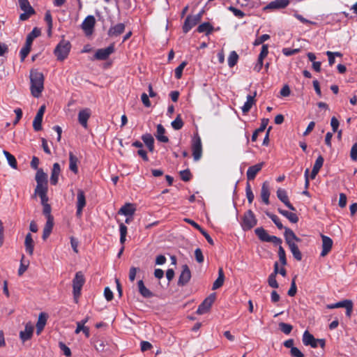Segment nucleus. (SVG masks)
Returning a JSON list of instances; mask_svg holds the SVG:
<instances>
[{"instance_id": "f257e3e1", "label": "nucleus", "mask_w": 357, "mask_h": 357, "mask_svg": "<svg viewBox=\"0 0 357 357\" xmlns=\"http://www.w3.org/2000/svg\"><path fill=\"white\" fill-rule=\"evenodd\" d=\"M31 93L35 98H38L44 89V76L40 72L32 70L30 73Z\"/></svg>"}, {"instance_id": "f03ea898", "label": "nucleus", "mask_w": 357, "mask_h": 357, "mask_svg": "<svg viewBox=\"0 0 357 357\" xmlns=\"http://www.w3.org/2000/svg\"><path fill=\"white\" fill-rule=\"evenodd\" d=\"M70 48L71 44L68 40H61L54 50L57 60L63 61L66 59L69 54Z\"/></svg>"}, {"instance_id": "7ed1b4c3", "label": "nucleus", "mask_w": 357, "mask_h": 357, "mask_svg": "<svg viewBox=\"0 0 357 357\" xmlns=\"http://www.w3.org/2000/svg\"><path fill=\"white\" fill-rule=\"evenodd\" d=\"M85 282V279L83 273L81 271L76 273L74 279L73 280V296L75 299H77L80 294L82 288Z\"/></svg>"}, {"instance_id": "20e7f679", "label": "nucleus", "mask_w": 357, "mask_h": 357, "mask_svg": "<svg viewBox=\"0 0 357 357\" xmlns=\"http://www.w3.org/2000/svg\"><path fill=\"white\" fill-rule=\"evenodd\" d=\"M257 223V220L255 218L254 213L249 210L245 213L241 226L243 230H250L254 227Z\"/></svg>"}, {"instance_id": "39448f33", "label": "nucleus", "mask_w": 357, "mask_h": 357, "mask_svg": "<svg viewBox=\"0 0 357 357\" xmlns=\"http://www.w3.org/2000/svg\"><path fill=\"white\" fill-rule=\"evenodd\" d=\"M203 11L195 15H188L183 25V31L188 33L192 27L197 25L202 20Z\"/></svg>"}, {"instance_id": "423d86ee", "label": "nucleus", "mask_w": 357, "mask_h": 357, "mask_svg": "<svg viewBox=\"0 0 357 357\" xmlns=\"http://www.w3.org/2000/svg\"><path fill=\"white\" fill-rule=\"evenodd\" d=\"M192 151L194 160H199L202 156V145L199 136L195 137L192 139Z\"/></svg>"}, {"instance_id": "0eeeda50", "label": "nucleus", "mask_w": 357, "mask_h": 357, "mask_svg": "<svg viewBox=\"0 0 357 357\" xmlns=\"http://www.w3.org/2000/svg\"><path fill=\"white\" fill-rule=\"evenodd\" d=\"M215 300V294H212L206 298L204 301L199 305L197 310V313L199 314H203L206 313L211 307L213 303Z\"/></svg>"}, {"instance_id": "6e6552de", "label": "nucleus", "mask_w": 357, "mask_h": 357, "mask_svg": "<svg viewBox=\"0 0 357 357\" xmlns=\"http://www.w3.org/2000/svg\"><path fill=\"white\" fill-rule=\"evenodd\" d=\"M96 24V19L93 15L87 16L82 24V29L86 35H91Z\"/></svg>"}, {"instance_id": "1a4fd4ad", "label": "nucleus", "mask_w": 357, "mask_h": 357, "mask_svg": "<svg viewBox=\"0 0 357 357\" xmlns=\"http://www.w3.org/2000/svg\"><path fill=\"white\" fill-rule=\"evenodd\" d=\"M114 52V45L111 44L106 48L99 49L96 51L94 58L98 60H105Z\"/></svg>"}, {"instance_id": "9d476101", "label": "nucleus", "mask_w": 357, "mask_h": 357, "mask_svg": "<svg viewBox=\"0 0 357 357\" xmlns=\"http://www.w3.org/2000/svg\"><path fill=\"white\" fill-rule=\"evenodd\" d=\"M86 206V197L84 192L82 190H77V211L76 215L77 217H81L82 214V210Z\"/></svg>"}, {"instance_id": "9b49d317", "label": "nucleus", "mask_w": 357, "mask_h": 357, "mask_svg": "<svg viewBox=\"0 0 357 357\" xmlns=\"http://www.w3.org/2000/svg\"><path fill=\"white\" fill-rule=\"evenodd\" d=\"M264 166V162H259L255 165L249 167L246 172L248 181H249L254 180L257 174L262 169Z\"/></svg>"}, {"instance_id": "f8f14e48", "label": "nucleus", "mask_w": 357, "mask_h": 357, "mask_svg": "<svg viewBox=\"0 0 357 357\" xmlns=\"http://www.w3.org/2000/svg\"><path fill=\"white\" fill-rule=\"evenodd\" d=\"M321 239H322V250L321 252V256L325 257L331 250L333 243V240L330 237L323 235V234L321 235Z\"/></svg>"}, {"instance_id": "ddd939ff", "label": "nucleus", "mask_w": 357, "mask_h": 357, "mask_svg": "<svg viewBox=\"0 0 357 357\" xmlns=\"http://www.w3.org/2000/svg\"><path fill=\"white\" fill-rule=\"evenodd\" d=\"M277 197L291 211L296 210L295 207L290 203L287 191L284 189L279 188L277 190Z\"/></svg>"}, {"instance_id": "4468645a", "label": "nucleus", "mask_w": 357, "mask_h": 357, "mask_svg": "<svg viewBox=\"0 0 357 357\" xmlns=\"http://www.w3.org/2000/svg\"><path fill=\"white\" fill-rule=\"evenodd\" d=\"M192 277L191 271L188 265H183L180 273V285H185L189 282Z\"/></svg>"}, {"instance_id": "2eb2a0df", "label": "nucleus", "mask_w": 357, "mask_h": 357, "mask_svg": "<svg viewBox=\"0 0 357 357\" xmlns=\"http://www.w3.org/2000/svg\"><path fill=\"white\" fill-rule=\"evenodd\" d=\"M278 266H279L278 262L275 261L274 264L273 272L269 275L268 278V285L275 289H277L279 287V284L276 280V276L279 272Z\"/></svg>"}, {"instance_id": "dca6fc26", "label": "nucleus", "mask_w": 357, "mask_h": 357, "mask_svg": "<svg viewBox=\"0 0 357 357\" xmlns=\"http://www.w3.org/2000/svg\"><path fill=\"white\" fill-rule=\"evenodd\" d=\"M303 343L304 345H310L312 348L318 347L317 339L308 331H305L303 335Z\"/></svg>"}, {"instance_id": "f3484780", "label": "nucleus", "mask_w": 357, "mask_h": 357, "mask_svg": "<svg viewBox=\"0 0 357 357\" xmlns=\"http://www.w3.org/2000/svg\"><path fill=\"white\" fill-rule=\"evenodd\" d=\"M91 116V111L89 108H85L79 112L78 121L79 123L84 128H87V121Z\"/></svg>"}, {"instance_id": "a211bd4d", "label": "nucleus", "mask_w": 357, "mask_h": 357, "mask_svg": "<svg viewBox=\"0 0 357 357\" xmlns=\"http://www.w3.org/2000/svg\"><path fill=\"white\" fill-rule=\"evenodd\" d=\"M289 3V0H274L271 1L266 8L271 10L282 9L286 8Z\"/></svg>"}, {"instance_id": "6ab92c4d", "label": "nucleus", "mask_w": 357, "mask_h": 357, "mask_svg": "<svg viewBox=\"0 0 357 357\" xmlns=\"http://www.w3.org/2000/svg\"><path fill=\"white\" fill-rule=\"evenodd\" d=\"M33 332V326L31 322H29L25 326V329L23 331H20V337L23 342L29 340L31 338Z\"/></svg>"}, {"instance_id": "aec40b11", "label": "nucleus", "mask_w": 357, "mask_h": 357, "mask_svg": "<svg viewBox=\"0 0 357 357\" xmlns=\"http://www.w3.org/2000/svg\"><path fill=\"white\" fill-rule=\"evenodd\" d=\"M269 197H270V188L269 183L268 181H264L262 184L261 189V197L262 202L268 205L269 204Z\"/></svg>"}, {"instance_id": "412c9836", "label": "nucleus", "mask_w": 357, "mask_h": 357, "mask_svg": "<svg viewBox=\"0 0 357 357\" xmlns=\"http://www.w3.org/2000/svg\"><path fill=\"white\" fill-rule=\"evenodd\" d=\"M257 96V91H255L253 95H248L247 96V100L241 107L243 114L248 113L252 108V105L255 103V97Z\"/></svg>"}, {"instance_id": "4be33fe9", "label": "nucleus", "mask_w": 357, "mask_h": 357, "mask_svg": "<svg viewBox=\"0 0 357 357\" xmlns=\"http://www.w3.org/2000/svg\"><path fill=\"white\" fill-rule=\"evenodd\" d=\"M61 172V167L59 163L56 162L53 165L52 174L50 176V183L52 185H56L59 181V176Z\"/></svg>"}, {"instance_id": "5701e85b", "label": "nucleus", "mask_w": 357, "mask_h": 357, "mask_svg": "<svg viewBox=\"0 0 357 357\" xmlns=\"http://www.w3.org/2000/svg\"><path fill=\"white\" fill-rule=\"evenodd\" d=\"M284 236L287 244H288V241L295 243L301 242V239L289 228H285Z\"/></svg>"}, {"instance_id": "b1692460", "label": "nucleus", "mask_w": 357, "mask_h": 357, "mask_svg": "<svg viewBox=\"0 0 357 357\" xmlns=\"http://www.w3.org/2000/svg\"><path fill=\"white\" fill-rule=\"evenodd\" d=\"M125 31V24L123 23L117 24L116 25L109 28L108 31L109 36H118L123 33Z\"/></svg>"}, {"instance_id": "393cba45", "label": "nucleus", "mask_w": 357, "mask_h": 357, "mask_svg": "<svg viewBox=\"0 0 357 357\" xmlns=\"http://www.w3.org/2000/svg\"><path fill=\"white\" fill-rule=\"evenodd\" d=\"M135 210V207L133 204L127 203L119 209L118 213L126 216H132Z\"/></svg>"}, {"instance_id": "a878e982", "label": "nucleus", "mask_w": 357, "mask_h": 357, "mask_svg": "<svg viewBox=\"0 0 357 357\" xmlns=\"http://www.w3.org/2000/svg\"><path fill=\"white\" fill-rule=\"evenodd\" d=\"M24 246H25V250H26V252H28V254L29 255H32L33 253V249H34V242L32 238V235L30 233H28L26 235L25 241H24Z\"/></svg>"}, {"instance_id": "bb28decb", "label": "nucleus", "mask_w": 357, "mask_h": 357, "mask_svg": "<svg viewBox=\"0 0 357 357\" xmlns=\"http://www.w3.org/2000/svg\"><path fill=\"white\" fill-rule=\"evenodd\" d=\"M287 245H289V248L294 259L298 261H301L303 255L301 251L299 250L298 246L296 245V243H291L289 241H288Z\"/></svg>"}, {"instance_id": "cd10ccee", "label": "nucleus", "mask_w": 357, "mask_h": 357, "mask_svg": "<svg viewBox=\"0 0 357 357\" xmlns=\"http://www.w3.org/2000/svg\"><path fill=\"white\" fill-rule=\"evenodd\" d=\"M47 319V316L45 313L41 312L38 316V319L36 324V333L39 335L43 330Z\"/></svg>"}, {"instance_id": "c85d7f7f", "label": "nucleus", "mask_w": 357, "mask_h": 357, "mask_svg": "<svg viewBox=\"0 0 357 357\" xmlns=\"http://www.w3.org/2000/svg\"><path fill=\"white\" fill-rule=\"evenodd\" d=\"M54 226V220H52L51 218H49V220H47L45 225L43 231V239L46 240L50 235Z\"/></svg>"}, {"instance_id": "c756f323", "label": "nucleus", "mask_w": 357, "mask_h": 357, "mask_svg": "<svg viewBox=\"0 0 357 357\" xmlns=\"http://www.w3.org/2000/svg\"><path fill=\"white\" fill-rule=\"evenodd\" d=\"M278 211L279 212V213L287 218L291 222L297 223L298 222L299 219L296 213L289 212L281 208H278Z\"/></svg>"}, {"instance_id": "7c9ffc66", "label": "nucleus", "mask_w": 357, "mask_h": 357, "mask_svg": "<svg viewBox=\"0 0 357 357\" xmlns=\"http://www.w3.org/2000/svg\"><path fill=\"white\" fill-rule=\"evenodd\" d=\"M255 232L260 241L263 242H269L271 235H269L266 230L263 227H258L255 229Z\"/></svg>"}, {"instance_id": "2f4dec72", "label": "nucleus", "mask_w": 357, "mask_h": 357, "mask_svg": "<svg viewBox=\"0 0 357 357\" xmlns=\"http://www.w3.org/2000/svg\"><path fill=\"white\" fill-rule=\"evenodd\" d=\"M138 289L140 294L144 298H151L153 296V293L147 289L142 280H139L137 282Z\"/></svg>"}, {"instance_id": "473e14b6", "label": "nucleus", "mask_w": 357, "mask_h": 357, "mask_svg": "<svg viewBox=\"0 0 357 357\" xmlns=\"http://www.w3.org/2000/svg\"><path fill=\"white\" fill-rule=\"evenodd\" d=\"M225 280V274L222 268L218 269V277L213 284V289L215 290L219 289L223 285Z\"/></svg>"}, {"instance_id": "72a5a7b5", "label": "nucleus", "mask_w": 357, "mask_h": 357, "mask_svg": "<svg viewBox=\"0 0 357 357\" xmlns=\"http://www.w3.org/2000/svg\"><path fill=\"white\" fill-rule=\"evenodd\" d=\"M269 122L268 119H262L261 126L259 128L255 130L252 135V141L255 142L257 139L258 135L265 130L268 123Z\"/></svg>"}, {"instance_id": "f704fd0d", "label": "nucleus", "mask_w": 357, "mask_h": 357, "mask_svg": "<svg viewBox=\"0 0 357 357\" xmlns=\"http://www.w3.org/2000/svg\"><path fill=\"white\" fill-rule=\"evenodd\" d=\"M165 128L161 125L158 124L157 126V132L155 137L160 142L166 143L169 141L168 137L165 135Z\"/></svg>"}, {"instance_id": "c9c22d12", "label": "nucleus", "mask_w": 357, "mask_h": 357, "mask_svg": "<svg viewBox=\"0 0 357 357\" xmlns=\"http://www.w3.org/2000/svg\"><path fill=\"white\" fill-rule=\"evenodd\" d=\"M213 26L209 22H204L198 26L197 31L209 35L213 32Z\"/></svg>"}, {"instance_id": "e433bc0d", "label": "nucleus", "mask_w": 357, "mask_h": 357, "mask_svg": "<svg viewBox=\"0 0 357 357\" xmlns=\"http://www.w3.org/2000/svg\"><path fill=\"white\" fill-rule=\"evenodd\" d=\"M37 184H47V176L42 169H38L35 177Z\"/></svg>"}, {"instance_id": "4c0bfd02", "label": "nucleus", "mask_w": 357, "mask_h": 357, "mask_svg": "<svg viewBox=\"0 0 357 357\" xmlns=\"http://www.w3.org/2000/svg\"><path fill=\"white\" fill-rule=\"evenodd\" d=\"M142 139L149 150L152 152L154 149V139L153 136L151 134H145L142 136Z\"/></svg>"}, {"instance_id": "58836bf2", "label": "nucleus", "mask_w": 357, "mask_h": 357, "mask_svg": "<svg viewBox=\"0 0 357 357\" xmlns=\"http://www.w3.org/2000/svg\"><path fill=\"white\" fill-rule=\"evenodd\" d=\"M77 162H78L77 158L73 153H70V154H69V162H70L69 168L75 174H77L78 172Z\"/></svg>"}, {"instance_id": "ea45409f", "label": "nucleus", "mask_w": 357, "mask_h": 357, "mask_svg": "<svg viewBox=\"0 0 357 357\" xmlns=\"http://www.w3.org/2000/svg\"><path fill=\"white\" fill-rule=\"evenodd\" d=\"M40 30L38 28H33L31 32L28 34L26 40V43H27L28 45H31L33 40L36 38L38 37L40 35Z\"/></svg>"}, {"instance_id": "a19ab883", "label": "nucleus", "mask_w": 357, "mask_h": 357, "mask_svg": "<svg viewBox=\"0 0 357 357\" xmlns=\"http://www.w3.org/2000/svg\"><path fill=\"white\" fill-rule=\"evenodd\" d=\"M18 3L21 10L23 11L35 13L34 9L31 7L28 0H18Z\"/></svg>"}, {"instance_id": "79ce46f5", "label": "nucleus", "mask_w": 357, "mask_h": 357, "mask_svg": "<svg viewBox=\"0 0 357 357\" xmlns=\"http://www.w3.org/2000/svg\"><path fill=\"white\" fill-rule=\"evenodd\" d=\"M3 153L6 156L10 166L11 167H13V169H17V163L15 158L7 151L4 150L3 151Z\"/></svg>"}, {"instance_id": "37998d69", "label": "nucleus", "mask_w": 357, "mask_h": 357, "mask_svg": "<svg viewBox=\"0 0 357 357\" xmlns=\"http://www.w3.org/2000/svg\"><path fill=\"white\" fill-rule=\"evenodd\" d=\"M45 20L47 24V33L49 36L52 35V29L53 26L52 17L50 10H47L45 15Z\"/></svg>"}, {"instance_id": "c03bdc74", "label": "nucleus", "mask_w": 357, "mask_h": 357, "mask_svg": "<svg viewBox=\"0 0 357 357\" xmlns=\"http://www.w3.org/2000/svg\"><path fill=\"white\" fill-rule=\"evenodd\" d=\"M266 215L271 219V220L275 223L277 227L279 229H282L284 228L283 225L282 224L280 218L275 214H273L270 212H266Z\"/></svg>"}, {"instance_id": "a18cd8bd", "label": "nucleus", "mask_w": 357, "mask_h": 357, "mask_svg": "<svg viewBox=\"0 0 357 357\" xmlns=\"http://www.w3.org/2000/svg\"><path fill=\"white\" fill-rule=\"evenodd\" d=\"M192 178V174L190 172L189 169H184L183 171H180V178L185 181H190Z\"/></svg>"}, {"instance_id": "49530a36", "label": "nucleus", "mask_w": 357, "mask_h": 357, "mask_svg": "<svg viewBox=\"0 0 357 357\" xmlns=\"http://www.w3.org/2000/svg\"><path fill=\"white\" fill-rule=\"evenodd\" d=\"M238 55L235 51H233L230 53L228 57V65L229 67H234L238 61Z\"/></svg>"}, {"instance_id": "de8ad7c7", "label": "nucleus", "mask_w": 357, "mask_h": 357, "mask_svg": "<svg viewBox=\"0 0 357 357\" xmlns=\"http://www.w3.org/2000/svg\"><path fill=\"white\" fill-rule=\"evenodd\" d=\"M127 230H128L127 227L123 223H121L119 225V231H120V242L121 244H123L126 241Z\"/></svg>"}, {"instance_id": "09e8293b", "label": "nucleus", "mask_w": 357, "mask_h": 357, "mask_svg": "<svg viewBox=\"0 0 357 357\" xmlns=\"http://www.w3.org/2000/svg\"><path fill=\"white\" fill-rule=\"evenodd\" d=\"M279 328L282 333L288 335L291 332L293 326L289 324L281 322L279 324Z\"/></svg>"}, {"instance_id": "8fccbe9b", "label": "nucleus", "mask_w": 357, "mask_h": 357, "mask_svg": "<svg viewBox=\"0 0 357 357\" xmlns=\"http://www.w3.org/2000/svg\"><path fill=\"white\" fill-rule=\"evenodd\" d=\"M47 184H37L35 189V195H41L47 194Z\"/></svg>"}, {"instance_id": "3c124183", "label": "nucleus", "mask_w": 357, "mask_h": 357, "mask_svg": "<svg viewBox=\"0 0 357 357\" xmlns=\"http://www.w3.org/2000/svg\"><path fill=\"white\" fill-rule=\"evenodd\" d=\"M343 307L346 309V316L350 318L354 308V303L352 301L348 299L347 302H345V304L343 306Z\"/></svg>"}, {"instance_id": "603ef678", "label": "nucleus", "mask_w": 357, "mask_h": 357, "mask_svg": "<svg viewBox=\"0 0 357 357\" xmlns=\"http://www.w3.org/2000/svg\"><path fill=\"white\" fill-rule=\"evenodd\" d=\"M245 193L248 202L251 204L254 200L255 196L252 192L251 185L248 181L246 183Z\"/></svg>"}, {"instance_id": "864d4df0", "label": "nucleus", "mask_w": 357, "mask_h": 357, "mask_svg": "<svg viewBox=\"0 0 357 357\" xmlns=\"http://www.w3.org/2000/svg\"><path fill=\"white\" fill-rule=\"evenodd\" d=\"M43 117L36 116L33 121V128L34 130L39 131L42 130Z\"/></svg>"}, {"instance_id": "5fc2aeb1", "label": "nucleus", "mask_w": 357, "mask_h": 357, "mask_svg": "<svg viewBox=\"0 0 357 357\" xmlns=\"http://www.w3.org/2000/svg\"><path fill=\"white\" fill-rule=\"evenodd\" d=\"M95 349L99 351H103L105 350V344L102 340L96 339L93 341Z\"/></svg>"}, {"instance_id": "6e6d98bb", "label": "nucleus", "mask_w": 357, "mask_h": 357, "mask_svg": "<svg viewBox=\"0 0 357 357\" xmlns=\"http://www.w3.org/2000/svg\"><path fill=\"white\" fill-rule=\"evenodd\" d=\"M278 257L282 265L285 266L287 264L286 253L282 245H280L278 249Z\"/></svg>"}, {"instance_id": "4d7b16f0", "label": "nucleus", "mask_w": 357, "mask_h": 357, "mask_svg": "<svg viewBox=\"0 0 357 357\" xmlns=\"http://www.w3.org/2000/svg\"><path fill=\"white\" fill-rule=\"evenodd\" d=\"M270 38V36L268 34H263L262 36L257 37L254 43V46H258L261 44H263L265 41L268 40Z\"/></svg>"}, {"instance_id": "13d9d810", "label": "nucleus", "mask_w": 357, "mask_h": 357, "mask_svg": "<svg viewBox=\"0 0 357 357\" xmlns=\"http://www.w3.org/2000/svg\"><path fill=\"white\" fill-rule=\"evenodd\" d=\"M268 54V45L266 44H263L261 50V52L259 53V61L261 63V60H264V58L266 57V56Z\"/></svg>"}, {"instance_id": "bf43d9fd", "label": "nucleus", "mask_w": 357, "mask_h": 357, "mask_svg": "<svg viewBox=\"0 0 357 357\" xmlns=\"http://www.w3.org/2000/svg\"><path fill=\"white\" fill-rule=\"evenodd\" d=\"M31 45H28L27 43L25 44L24 47H23L20 50V56L21 60L24 61V59L27 56L29 53L30 52Z\"/></svg>"}, {"instance_id": "052dcab7", "label": "nucleus", "mask_w": 357, "mask_h": 357, "mask_svg": "<svg viewBox=\"0 0 357 357\" xmlns=\"http://www.w3.org/2000/svg\"><path fill=\"white\" fill-rule=\"evenodd\" d=\"M228 9L238 18H243L245 15L243 11L234 6H229Z\"/></svg>"}, {"instance_id": "680f3d73", "label": "nucleus", "mask_w": 357, "mask_h": 357, "mask_svg": "<svg viewBox=\"0 0 357 357\" xmlns=\"http://www.w3.org/2000/svg\"><path fill=\"white\" fill-rule=\"evenodd\" d=\"M295 279L296 278H293L291 283V287L287 293L289 296H294L297 292V287L296 284Z\"/></svg>"}, {"instance_id": "e2e57ef3", "label": "nucleus", "mask_w": 357, "mask_h": 357, "mask_svg": "<svg viewBox=\"0 0 357 357\" xmlns=\"http://www.w3.org/2000/svg\"><path fill=\"white\" fill-rule=\"evenodd\" d=\"M43 213L46 216L47 220H49V218H51L52 220H54L53 216L51 215V206L49 204H45V205H43Z\"/></svg>"}, {"instance_id": "0e129e2a", "label": "nucleus", "mask_w": 357, "mask_h": 357, "mask_svg": "<svg viewBox=\"0 0 357 357\" xmlns=\"http://www.w3.org/2000/svg\"><path fill=\"white\" fill-rule=\"evenodd\" d=\"M324 161V159L322 157V155H319L317 157V160H315L313 168L319 171L323 166Z\"/></svg>"}, {"instance_id": "69168bd1", "label": "nucleus", "mask_w": 357, "mask_h": 357, "mask_svg": "<svg viewBox=\"0 0 357 357\" xmlns=\"http://www.w3.org/2000/svg\"><path fill=\"white\" fill-rule=\"evenodd\" d=\"M350 158L352 161H357V142L354 144L351 149Z\"/></svg>"}, {"instance_id": "338daca9", "label": "nucleus", "mask_w": 357, "mask_h": 357, "mask_svg": "<svg viewBox=\"0 0 357 357\" xmlns=\"http://www.w3.org/2000/svg\"><path fill=\"white\" fill-rule=\"evenodd\" d=\"M195 257L196 259V261L198 263H202L204 261V255L202 254V250L200 248H197L195 250Z\"/></svg>"}, {"instance_id": "774afa93", "label": "nucleus", "mask_w": 357, "mask_h": 357, "mask_svg": "<svg viewBox=\"0 0 357 357\" xmlns=\"http://www.w3.org/2000/svg\"><path fill=\"white\" fill-rule=\"evenodd\" d=\"M290 354L292 357H304V354L295 347L290 350Z\"/></svg>"}]
</instances>
